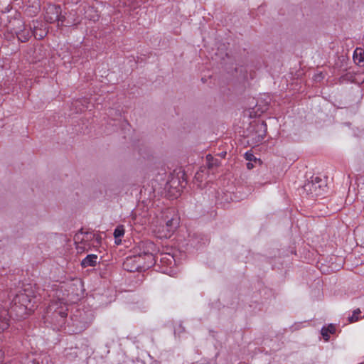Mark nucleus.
I'll return each instance as SVG.
<instances>
[{"instance_id":"6e6552de","label":"nucleus","mask_w":364,"mask_h":364,"mask_svg":"<svg viewBox=\"0 0 364 364\" xmlns=\"http://www.w3.org/2000/svg\"><path fill=\"white\" fill-rule=\"evenodd\" d=\"M98 257L96 255H88L85 258L81 261V266L82 268L93 267L97 264Z\"/></svg>"},{"instance_id":"f257e3e1","label":"nucleus","mask_w":364,"mask_h":364,"mask_svg":"<svg viewBox=\"0 0 364 364\" xmlns=\"http://www.w3.org/2000/svg\"><path fill=\"white\" fill-rule=\"evenodd\" d=\"M32 293L31 289H25L15 296L10 309L11 315L14 314L18 318H24L28 311H33L36 297Z\"/></svg>"},{"instance_id":"a878e982","label":"nucleus","mask_w":364,"mask_h":364,"mask_svg":"<svg viewBox=\"0 0 364 364\" xmlns=\"http://www.w3.org/2000/svg\"><path fill=\"white\" fill-rule=\"evenodd\" d=\"M59 314L61 316V317H65L67 316V314L65 312L60 311Z\"/></svg>"},{"instance_id":"ddd939ff","label":"nucleus","mask_w":364,"mask_h":364,"mask_svg":"<svg viewBox=\"0 0 364 364\" xmlns=\"http://www.w3.org/2000/svg\"><path fill=\"white\" fill-rule=\"evenodd\" d=\"M256 127H257V131L260 130V131L263 132L262 134H259L258 136L259 139H258L257 141H261L263 139L264 136L265 135V132H266V129H267V125L264 123V122H262L257 123L256 124Z\"/></svg>"},{"instance_id":"5701e85b","label":"nucleus","mask_w":364,"mask_h":364,"mask_svg":"<svg viewBox=\"0 0 364 364\" xmlns=\"http://www.w3.org/2000/svg\"><path fill=\"white\" fill-rule=\"evenodd\" d=\"M77 252H84L85 250H88V249L86 247V244H84L83 246L78 245L77 246Z\"/></svg>"},{"instance_id":"a211bd4d","label":"nucleus","mask_w":364,"mask_h":364,"mask_svg":"<svg viewBox=\"0 0 364 364\" xmlns=\"http://www.w3.org/2000/svg\"><path fill=\"white\" fill-rule=\"evenodd\" d=\"M9 326V321L6 318H4L1 321H0V329L4 331L7 329Z\"/></svg>"},{"instance_id":"9b49d317","label":"nucleus","mask_w":364,"mask_h":364,"mask_svg":"<svg viewBox=\"0 0 364 364\" xmlns=\"http://www.w3.org/2000/svg\"><path fill=\"white\" fill-rule=\"evenodd\" d=\"M353 60L358 65L364 66V51L361 48H356L353 53Z\"/></svg>"},{"instance_id":"4468645a","label":"nucleus","mask_w":364,"mask_h":364,"mask_svg":"<svg viewBox=\"0 0 364 364\" xmlns=\"http://www.w3.org/2000/svg\"><path fill=\"white\" fill-rule=\"evenodd\" d=\"M124 234V229L123 225H118L114 231V237L116 240L119 239V242H121V237H122Z\"/></svg>"},{"instance_id":"7ed1b4c3","label":"nucleus","mask_w":364,"mask_h":364,"mask_svg":"<svg viewBox=\"0 0 364 364\" xmlns=\"http://www.w3.org/2000/svg\"><path fill=\"white\" fill-rule=\"evenodd\" d=\"M157 251L155 244L151 241H141L134 247L136 256L141 261V258L149 254H155Z\"/></svg>"},{"instance_id":"0eeeda50","label":"nucleus","mask_w":364,"mask_h":364,"mask_svg":"<svg viewBox=\"0 0 364 364\" xmlns=\"http://www.w3.org/2000/svg\"><path fill=\"white\" fill-rule=\"evenodd\" d=\"M179 225V218L176 216L173 217L171 219H168L166 222L165 228L166 230V233L164 234V237H170L171 234L178 228Z\"/></svg>"},{"instance_id":"f3484780","label":"nucleus","mask_w":364,"mask_h":364,"mask_svg":"<svg viewBox=\"0 0 364 364\" xmlns=\"http://www.w3.org/2000/svg\"><path fill=\"white\" fill-rule=\"evenodd\" d=\"M94 237H95L94 234L85 232L81 239L80 243L82 245V244H84L85 241H88L90 240H92Z\"/></svg>"},{"instance_id":"20e7f679","label":"nucleus","mask_w":364,"mask_h":364,"mask_svg":"<svg viewBox=\"0 0 364 364\" xmlns=\"http://www.w3.org/2000/svg\"><path fill=\"white\" fill-rule=\"evenodd\" d=\"M62 13L60 6L49 4L46 11L45 20L49 23H53L59 19V16Z\"/></svg>"},{"instance_id":"6ab92c4d","label":"nucleus","mask_w":364,"mask_h":364,"mask_svg":"<svg viewBox=\"0 0 364 364\" xmlns=\"http://www.w3.org/2000/svg\"><path fill=\"white\" fill-rule=\"evenodd\" d=\"M32 34L37 39H42L46 36V33L43 31H42L41 33H38V34L37 32H36V27L34 28V30L32 31Z\"/></svg>"},{"instance_id":"2eb2a0df","label":"nucleus","mask_w":364,"mask_h":364,"mask_svg":"<svg viewBox=\"0 0 364 364\" xmlns=\"http://www.w3.org/2000/svg\"><path fill=\"white\" fill-rule=\"evenodd\" d=\"M360 313L361 311L360 309L354 310L352 316L348 318V321H349V323H354L358 321L360 319L359 315L360 314Z\"/></svg>"},{"instance_id":"412c9836","label":"nucleus","mask_w":364,"mask_h":364,"mask_svg":"<svg viewBox=\"0 0 364 364\" xmlns=\"http://www.w3.org/2000/svg\"><path fill=\"white\" fill-rule=\"evenodd\" d=\"M65 21V16L62 15V13L59 16V19L56 22H58V26L61 27L64 26V22Z\"/></svg>"},{"instance_id":"dca6fc26","label":"nucleus","mask_w":364,"mask_h":364,"mask_svg":"<svg viewBox=\"0 0 364 364\" xmlns=\"http://www.w3.org/2000/svg\"><path fill=\"white\" fill-rule=\"evenodd\" d=\"M208 168H212L218 166V160L214 159L210 154L206 156Z\"/></svg>"},{"instance_id":"f8f14e48","label":"nucleus","mask_w":364,"mask_h":364,"mask_svg":"<svg viewBox=\"0 0 364 364\" xmlns=\"http://www.w3.org/2000/svg\"><path fill=\"white\" fill-rule=\"evenodd\" d=\"M335 332L336 327L333 324H330L327 327H323L321 329V335L326 341L329 339V333H334Z\"/></svg>"},{"instance_id":"39448f33","label":"nucleus","mask_w":364,"mask_h":364,"mask_svg":"<svg viewBox=\"0 0 364 364\" xmlns=\"http://www.w3.org/2000/svg\"><path fill=\"white\" fill-rule=\"evenodd\" d=\"M124 268L131 272L140 271L142 269V262L135 255L128 257L124 262Z\"/></svg>"},{"instance_id":"393cba45","label":"nucleus","mask_w":364,"mask_h":364,"mask_svg":"<svg viewBox=\"0 0 364 364\" xmlns=\"http://www.w3.org/2000/svg\"><path fill=\"white\" fill-rule=\"evenodd\" d=\"M253 164L251 161H249L247 164V168L248 169H252L253 168Z\"/></svg>"},{"instance_id":"4be33fe9","label":"nucleus","mask_w":364,"mask_h":364,"mask_svg":"<svg viewBox=\"0 0 364 364\" xmlns=\"http://www.w3.org/2000/svg\"><path fill=\"white\" fill-rule=\"evenodd\" d=\"M245 159L249 161L256 160V158L255 157V156L252 153H250V152H246L245 154Z\"/></svg>"},{"instance_id":"f03ea898","label":"nucleus","mask_w":364,"mask_h":364,"mask_svg":"<svg viewBox=\"0 0 364 364\" xmlns=\"http://www.w3.org/2000/svg\"><path fill=\"white\" fill-rule=\"evenodd\" d=\"M326 187V181L316 176L313 177L311 181L305 183L303 188L307 194L318 196L321 195L322 191H323Z\"/></svg>"},{"instance_id":"b1692460","label":"nucleus","mask_w":364,"mask_h":364,"mask_svg":"<svg viewBox=\"0 0 364 364\" xmlns=\"http://www.w3.org/2000/svg\"><path fill=\"white\" fill-rule=\"evenodd\" d=\"M201 173L200 172H197L195 176V179L197 181L200 180Z\"/></svg>"},{"instance_id":"aec40b11","label":"nucleus","mask_w":364,"mask_h":364,"mask_svg":"<svg viewBox=\"0 0 364 364\" xmlns=\"http://www.w3.org/2000/svg\"><path fill=\"white\" fill-rule=\"evenodd\" d=\"M184 331H185V328L182 326L181 323H179L178 325L177 328H175L174 333L180 336V334L183 333Z\"/></svg>"},{"instance_id":"1a4fd4ad","label":"nucleus","mask_w":364,"mask_h":364,"mask_svg":"<svg viewBox=\"0 0 364 364\" xmlns=\"http://www.w3.org/2000/svg\"><path fill=\"white\" fill-rule=\"evenodd\" d=\"M157 254H149L146 256H144L141 258V260L144 259V262H142V269L149 268L154 265L157 261Z\"/></svg>"},{"instance_id":"423d86ee","label":"nucleus","mask_w":364,"mask_h":364,"mask_svg":"<svg viewBox=\"0 0 364 364\" xmlns=\"http://www.w3.org/2000/svg\"><path fill=\"white\" fill-rule=\"evenodd\" d=\"M157 261L166 267H172L176 264V261L173 255L167 252L157 254Z\"/></svg>"},{"instance_id":"9d476101","label":"nucleus","mask_w":364,"mask_h":364,"mask_svg":"<svg viewBox=\"0 0 364 364\" xmlns=\"http://www.w3.org/2000/svg\"><path fill=\"white\" fill-rule=\"evenodd\" d=\"M17 37L21 42H26L29 40L31 36L33 35L31 31V27L28 28H24L23 30L19 31L16 33Z\"/></svg>"}]
</instances>
